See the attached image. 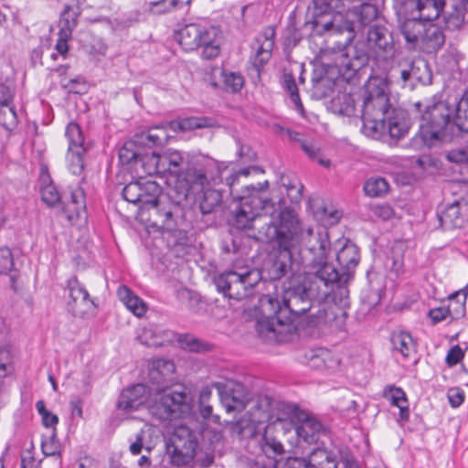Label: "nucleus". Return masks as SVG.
I'll return each instance as SVG.
<instances>
[{
    "label": "nucleus",
    "mask_w": 468,
    "mask_h": 468,
    "mask_svg": "<svg viewBox=\"0 0 468 468\" xmlns=\"http://www.w3.org/2000/svg\"><path fill=\"white\" fill-rule=\"evenodd\" d=\"M317 246L307 249L309 263L317 271L304 277H293L284 287L282 303L276 296L264 294L260 298L261 316L255 328L258 335L268 343H285L292 340L296 317L307 314L312 326L332 325L341 310L324 300L330 293L337 274L326 262L330 241L326 234L314 237Z\"/></svg>",
    "instance_id": "1"
},
{
    "label": "nucleus",
    "mask_w": 468,
    "mask_h": 468,
    "mask_svg": "<svg viewBox=\"0 0 468 468\" xmlns=\"http://www.w3.org/2000/svg\"><path fill=\"white\" fill-rule=\"evenodd\" d=\"M313 20L310 22L314 36H336L346 33L344 42L337 41L331 48L335 55L338 70L346 78L353 75L368 62L367 52L352 44L355 37L354 23L345 20L346 5L343 0H313Z\"/></svg>",
    "instance_id": "2"
},
{
    "label": "nucleus",
    "mask_w": 468,
    "mask_h": 468,
    "mask_svg": "<svg viewBox=\"0 0 468 468\" xmlns=\"http://www.w3.org/2000/svg\"><path fill=\"white\" fill-rule=\"evenodd\" d=\"M269 182L258 183L257 186H245L246 195L237 196L239 199L238 207L233 211L231 224L239 229H258L260 239L264 240L261 230L271 221L274 226H280L285 212L294 213L289 207L276 208L274 202L269 197L266 189Z\"/></svg>",
    "instance_id": "3"
},
{
    "label": "nucleus",
    "mask_w": 468,
    "mask_h": 468,
    "mask_svg": "<svg viewBox=\"0 0 468 468\" xmlns=\"http://www.w3.org/2000/svg\"><path fill=\"white\" fill-rule=\"evenodd\" d=\"M283 223L274 226L271 221L264 227V241L275 242L278 245L277 254L266 266L268 278L272 281L280 280L291 273L290 281L298 277L294 270L293 254L298 251L302 230L300 222L294 213L285 212L282 218Z\"/></svg>",
    "instance_id": "4"
},
{
    "label": "nucleus",
    "mask_w": 468,
    "mask_h": 468,
    "mask_svg": "<svg viewBox=\"0 0 468 468\" xmlns=\"http://www.w3.org/2000/svg\"><path fill=\"white\" fill-rule=\"evenodd\" d=\"M180 155L183 160L173 176L178 177V183L183 188L181 195L185 198L223 182L222 176L227 170L225 163L201 154L180 151Z\"/></svg>",
    "instance_id": "5"
},
{
    "label": "nucleus",
    "mask_w": 468,
    "mask_h": 468,
    "mask_svg": "<svg viewBox=\"0 0 468 468\" xmlns=\"http://www.w3.org/2000/svg\"><path fill=\"white\" fill-rule=\"evenodd\" d=\"M414 107L420 113V133L425 142H447L452 140L456 131H460V126L454 122L458 113L456 100L453 103L434 100L425 106L424 111L420 101Z\"/></svg>",
    "instance_id": "6"
},
{
    "label": "nucleus",
    "mask_w": 468,
    "mask_h": 468,
    "mask_svg": "<svg viewBox=\"0 0 468 468\" xmlns=\"http://www.w3.org/2000/svg\"><path fill=\"white\" fill-rule=\"evenodd\" d=\"M190 411L191 398L183 385L159 388L149 404L150 414L160 421L179 419Z\"/></svg>",
    "instance_id": "7"
},
{
    "label": "nucleus",
    "mask_w": 468,
    "mask_h": 468,
    "mask_svg": "<svg viewBox=\"0 0 468 468\" xmlns=\"http://www.w3.org/2000/svg\"><path fill=\"white\" fill-rule=\"evenodd\" d=\"M148 214L153 227L176 236L181 244L186 241L188 223L184 207L178 202L162 200L153 205Z\"/></svg>",
    "instance_id": "8"
},
{
    "label": "nucleus",
    "mask_w": 468,
    "mask_h": 468,
    "mask_svg": "<svg viewBox=\"0 0 468 468\" xmlns=\"http://www.w3.org/2000/svg\"><path fill=\"white\" fill-rule=\"evenodd\" d=\"M276 409L278 410L277 421L290 420L299 422L295 426V433L300 441L313 444L316 443L322 436L326 435L327 431L322 422L302 410L297 405L284 401L277 402Z\"/></svg>",
    "instance_id": "9"
},
{
    "label": "nucleus",
    "mask_w": 468,
    "mask_h": 468,
    "mask_svg": "<svg viewBox=\"0 0 468 468\" xmlns=\"http://www.w3.org/2000/svg\"><path fill=\"white\" fill-rule=\"evenodd\" d=\"M384 74L390 85L410 90H413L418 84H431L432 78L427 62L409 58L393 60L390 68Z\"/></svg>",
    "instance_id": "10"
},
{
    "label": "nucleus",
    "mask_w": 468,
    "mask_h": 468,
    "mask_svg": "<svg viewBox=\"0 0 468 468\" xmlns=\"http://www.w3.org/2000/svg\"><path fill=\"white\" fill-rule=\"evenodd\" d=\"M261 279V273L256 269L242 271H228L214 277L217 290L230 299L242 300L250 294L251 289Z\"/></svg>",
    "instance_id": "11"
},
{
    "label": "nucleus",
    "mask_w": 468,
    "mask_h": 468,
    "mask_svg": "<svg viewBox=\"0 0 468 468\" xmlns=\"http://www.w3.org/2000/svg\"><path fill=\"white\" fill-rule=\"evenodd\" d=\"M197 447V433L186 425H179L166 443V453L172 464L187 465L194 461Z\"/></svg>",
    "instance_id": "12"
},
{
    "label": "nucleus",
    "mask_w": 468,
    "mask_h": 468,
    "mask_svg": "<svg viewBox=\"0 0 468 468\" xmlns=\"http://www.w3.org/2000/svg\"><path fill=\"white\" fill-rule=\"evenodd\" d=\"M393 107L389 103V97L364 98L362 109L363 133L367 135H376L378 131L384 129L385 116Z\"/></svg>",
    "instance_id": "13"
},
{
    "label": "nucleus",
    "mask_w": 468,
    "mask_h": 468,
    "mask_svg": "<svg viewBox=\"0 0 468 468\" xmlns=\"http://www.w3.org/2000/svg\"><path fill=\"white\" fill-rule=\"evenodd\" d=\"M182 160L180 151L167 149L161 154H156L154 152L141 154L138 163H141L144 173L148 176L159 175L163 176L166 173L174 175Z\"/></svg>",
    "instance_id": "14"
},
{
    "label": "nucleus",
    "mask_w": 468,
    "mask_h": 468,
    "mask_svg": "<svg viewBox=\"0 0 468 468\" xmlns=\"http://www.w3.org/2000/svg\"><path fill=\"white\" fill-rule=\"evenodd\" d=\"M66 292L67 308L73 316L85 318L95 309V303L87 289L76 277L67 281Z\"/></svg>",
    "instance_id": "15"
},
{
    "label": "nucleus",
    "mask_w": 468,
    "mask_h": 468,
    "mask_svg": "<svg viewBox=\"0 0 468 468\" xmlns=\"http://www.w3.org/2000/svg\"><path fill=\"white\" fill-rule=\"evenodd\" d=\"M360 261L359 249L354 243L348 240L342 246L336 253V261L339 269H336L332 264H329L337 274L335 282L339 283H346L353 278L355 270Z\"/></svg>",
    "instance_id": "16"
},
{
    "label": "nucleus",
    "mask_w": 468,
    "mask_h": 468,
    "mask_svg": "<svg viewBox=\"0 0 468 468\" xmlns=\"http://www.w3.org/2000/svg\"><path fill=\"white\" fill-rule=\"evenodd\" d=\"M275 28L273 27H266L255 37L251 45L254 51L250 60L253 68L260 71L261 68L270 60L274 47Z\"/></svg>",
    "instance_id": "17"
},
{
    "label": "nucleus",
    "mask_w": 468,
    "mask_h": 468,
    "mask_svg": "<svg viewBox=\"0 0 468 468\" xmlns=\"http://www.w3.org/2000/svg\"><path fill=\"white\" fill-rule=\"evenodd\" d=\"M214 386L218 388L221 402L227 411H240L250 400L248 388L239 382L229 383L224 387L220 383H216Z\"/></svg>",
    "instance_id": "18"
},
{
    "label": "nucleus",
    "mask_w": 468,
    "mask_h": 468,
    "mask_svg": "<svg viewBox=\"0 0 468 468\" xmlns=\"http://www.w3.org/2000/svg\"><path fill=\"white\" fill-rule=\"evenodd\" d=\"M384 129L378 131L376 135H368L374 139H379L388 133L390 137L399 139L408 133L410 127L409 113L402 108H392L385 116Z\"/></svg>",
    "instance_id": "19"
},
{
    "label": "nucleus",
    "mask_w": 468,
    "mask_h": 468,
    "mask_svg": "<svg viewBox=\"0 0 468 468\" xmlns=\"http://www.w3.org/2000/svg\"><path fill=\"white\" fill-rule=\"evenodd\" d=\"M437 216L444 230L460 229L468 220V203L464 200H454L439 210Z\"/></svg>",
    "instance_id": "20"
},
{
    "label": "nucleus",
    "mask_w": 468,
    "mask_h": 468,
    "mask_svg": "<svg viewBox=\"0 0 468 468\" xmlns=\"http://www.w3.org/2000/svg\"><path fill=\"white\" fill-rule=\"evenodd\" d=\"M444 5V0H404L402 11L411 12L428 24L440 16Z\"/></svg>",
    "instance_id": "21"
},
{
    "label": "nucleus",
    "mask_w": 468,
    "mask_h": 468,
    "mask_svg": "<svg viewBox=\"0 0 468 468\" xmlns=\"http://www.w3.org/2000/svg\"><path fill=\"white\" fill-rule=\"evenodd\" d=\"M405 16L398 21V29L404 37L409 48H416L427 23L411 12H404Z\"/></svg>",
    "instance_id": "22"
},
{
    "label": "nucleus",
    "mask_w": 468,
    "mask_h": 468,
    "mask_svg": "<svg viewBox=\"0 0 468 468\" xmlns=\"http://www.w3.org/2000/svg\"><path fill=\"white\" fill-rule=\"evenodd\" d=\"M220 31L218 27L212 26H202L200 34V46L202 48L201 58L211 60L216 58L220 53Z\"/></svg>",
    "instance_id": "23"
},
{
    "label": "nucleus",
    "mask_w": 468,
    "mask_h": 468,
    "mask_svg": "<svg viewBox=\"0 0 468 468\" xmlns=\"http://www.w3.org/2000/svg\"><path fill=\"white\" fill-rule=\"evenodd\" d=\"M176 366L168 359L156 358L151 363L148 378L149 380L156 385V390L164 387H169L167 384L172 380V376L175 373Z\"/></svg>",
    "instance_id": "24"
},
{
    "label": "nucleus",
    "mask_w": 468,
    "mask_h": 468,
    "mask_svg": "<svg viewBox=\"0 0 468 468\" xmlns=\"http://www.w3.org/2000/svg\"><path fill=\"white\" fill-rule=\"evenodd\" d=\"M145 386L143 384L133 385L124 389L117 401V408L124 412L137 410L144 402V395Z\"/></svg>",
    "instance_id": "25"
},
{
    "label": "nucleus",
    "mask_w": 468,
    "mask_h": 468,
    "mask_svg": "<svg viewBox=\"0 0 468 468\" xmlns=\"http://www.w3.org/2000/svg\"><path fill=\"white\" fill-rule=\"evenodd\" d=\"M421 35L418 47L427 53L439 50L445 42V36L441 27L428 23Z\"/></svg>",
    "instance_id": "26"
},
{
    "label": "nucleus",
    "mask_w": 468,
    "mask_h": 468,
    "mask_svg": "<svg viewBox=\"0 0 468 468\" xmlns=\"http://www.w3.org/2000/svg\"><path fill=\"white\" fill-rule=\"evenodd\" d=\"M59 205L61 209L69 220H73L80 217L81 212L85 210L84 195L80 188L65 194Z\"/></svg>",
    "instance_id": "27"
},
{
    "label": "nucleus",
    "mask_w": 468,
    "mask_h": 468,
    "mask_svg": "<svg viewBox=\"0 0 468 468\" xmlns=\"http://www.w3.org/2000/svg\"><path fill=\"white\" fill-rule=\"evenodd\" d=\"M378 16V9L376 5L364 3L358 6H354L352 9L346 11L345 20H349L354 23V28L356 27V22L361 26H367L374 21Z\"/></svg>",
    "instance_id": "28"
},
{
    "label": "nucleus",
    "mask_w": 468,
    "mask_h": 468,
    "mask_svg": "<svg viewBox=\"0 0 468 468\" xmlns=\"http://www.w3.org/2000/svg\"><path fill=\"white\" fill-rule=\"evenodd\" d=\"M383 398L392 406L399 409V418L406 421L410 417V410L406 393L401 388L389 385L383 389Z\"/></svg>",
    "instance_id": "29"
},
{
    "label": "nucleus",
    "mask_w": 468,
    "mask_h": 468,
    "mask_svg": "<svg viewBox=\"0 0 468 468\" xmlns=\"http://www.w3.org/2000/svg\"><path fill=\"white\" fill-rule=\"evenodd\" d=\"M80 15L81 8L78 1L73 0L71 3L66 4L58 21V30L63 31L65 36L67 33H72L78 26Z\"/></svg>",
    "instance_id": "30"
},
{
    "label": "nucleus",
    "mask_w": 468,
    "mask_h": 468,
    "mask_svg": "<svg viewBox=\"0 0 468 468\" xmlns=\"http://www.w3.org/2000/svg\"><path fill=\"white\" fill-rule=\"evenodd\" d=\"M201 25L188 24L178 30L176 39L179 45L186 51L198 48L200 46Z\"/></svg>",
    "instance_id": "31"
},
{
    "label": "nucleus",
    "mask_w": 468,
    "mask_h": 468,
    "mask_svg": "<svg viewBox=\"0 0 468 468\" xmlns=\"http://www.w3.org/2000/svg\"><path fill=\"white\" fill-rule=\"evenodd\" d=\"M389 87L384 73L371 74L364 86V98L389 97Z\"/></svg>",
    "instance_id": "32"
},
{
    "label": "nucleus",
    "mask_w": 468,
    "mask_h": 468,
    "mask_svg": "<svg viewBox=\"0 0 468 468\" xmlns=\"http://www.w3.org/2000/svg\"><path fill=\"white\" fill-rule=\"evenodd\" d=\"M304 468H336V457L324 448H314L305 461Z\"/></svg>",
    "instance_id": "33"
},
{
    "label": "nucleus",
    "mask_w": 468,
    "mask_h": 468,
    "mask_svg": "<svg viewBox=\"0 0 468 468\" xmlns=\"http://www.w3.org/2000/svg\"><path fill=\"white\" fill-rule=\"evenodd\" d=\"M117 295L121 302L136 316H143L147 310L145 303L135 295L133 291L125 286L122 285L118 288Z\"/></svg>",
    "instance_id": "34"
},
{
    "label": "nucleus",
    "mask_w": 468,
    "mask_h": 468,
    "mask_svg": "<svg viewBox=\"0 0 468 468\" xmlns=\"http://www.w3.org/2000/svg\"><path fill=\"white\" fill-rule=\"evenodd\" d=\"M368 45L373 48L386 51L392 48L391 35L384 26L375 25L367 32Z\"/></svg>",
    "instance_id": "35"
},
{
    "label": "nucleus",
    "mask_w": 468,
    "mask_h": 468,
    "mask_svg": "<svg viewBox=\"0 0 468 468\" xmlns=\"http://www.w3.org/2000/svg\"><path fill=\"white\" fill-rule=\"evenodd\" d=\"M142 197H140L142 208L149 211L153 205L159 204L162 201L159 198L162 188L156 182L142 179Z\"/></svg>",
    "instance_id": "36"
},
{
    "label": "nucleus",
    "mask_w": 468,
    "mask_h": 468,
    "mask_svg": "<svg viewBox=\"0 0 468 468\" xmlns=\"http://www.w3.org/2000/svg\"><path fill=\"white\" fill-rule=\"evenodd\" d=\"M214 186H209L199 192V194H202L199 200V208L204 215L214 212L221 205V190L215 189Z\"/></svg>",
    "instance_id": "37"
},
{
    "label": "nucleus",
    "mask_w": 468,
    "mask_h": 468,
    "mask_svg": "<svg viewBox=\"0 0 468 468\" xmlns=\"http://www.w3.org/2000/svg\"><path fill=\"white\" fill-rule=\"evenodd\" d=\"M273 401L269 397L259 399L250 410V421L260 424L271 420V410Z\"/></svg>",
    "instance_id": "38"
},
{
    "label": "nucleus",
    "mask_w": 468,
    "mask_h": 468,
    "mask_svg": "<svg viewBox=\"0 0 468 468\" xmlns=\"http://www.w3.org/2000/svg\"><path fill=\"white\" fill-rule=\"evenodd\" d=\"M468 296V285L452 292L449 296V304L446 307L452 319H459L465 314V303Z\"/></svg>",
    "instance_id": "39"
},
{
    "label": "nucleus",
    "mask_w": 468,
    "mask_h": 468,
    "mask_svg": "<svg viewBox=\"0 0 468 468\" xmlns=\"http://www.w3.org/2000/svg\"><path fill=\"white\" fill-rule=\"evenodd\" d=\"M393 350L409 357L415 352V343L410 334L405 331L394 332L391 335Z\"/></svg>",
    "instance_id": "40"
},
{
    "label": "nucleus",
    "mask_w": 468,
    "mask_h": 468,
    "mask_svg": "<svg viewBox=\"0 0 468 468\" xmlns=\"http://www.w3.org/2000/svg\"><path fill=\"white\" fill-rule=\"evenodd\" d=\"M191 0H158L149 3V11L154 15H164L184 9Z\"/></svg>",
    "instance_id": "41"
},
{
    "label": "nucleus",
    "mask_w": 468,
    "mask_h": 468,
    "mask_svg": "<svg viewBox=\"0 0 468 468\" xmlns=\"http://www.w3.org/2000/svg\"><path fill=\"white\" fill-rule=\"evenodd\" d=\"M389 185L388 181L381 176H373L368 178L364 184V192L371 197H381L388 193Z\"/></svg>",
    "instance_id": "42"
},
{
    "label": "nucleus",
    "mask_w": 468,
    "mask_h": 468,
    "mask_svg": "<svg viewBox=\"0 0 468 468\" xmlns=\"http://www.w3.org/2000/svg\"><path fill=\"white\" fill-rule=\"evenodd\" d=\"M282 87L285 89L291 97L292 101L295 106V110L302 115L304 116V108L301 101L298 88L295 82V79L292 73H284L282 76Z\"/></svg>",
    "instance_id": "43"
},
{
    "label": "nucleus",
    "mask_w": 468,
    "mask_h": 468,
    "mask_svg": "<svg viewBox=\"0 0 468 468\" xmlns=\"http://www.w3.org/2000/svg\"><path fill=\"white\" fill-rule=\"evenodd\" d=\"M261 448L267 457L273 459L284 452L283 445L275 437L270 435L269 429L265 431L262 436Z\"/></svg>",
    "instance_id": "44"
},
{
    "label": "nucleus",
    "mask_w": 468,
    "mask_h": 468,
    "mask_svg": "<svg viewBox=\"0 0 468 468\" xmlns=\"http://www.w3.org/2000/svg\"><path fill=\"white\" fill-rule=\"evenodd\" d=\"M65 135L69 142L68 150L86 149L84 147V136L78 123L69 122L66 128Z\"/></svg>",
    "instance_id": "45"
},
{
    "label": "nucleus",
    "mask_w": 468,
    "mask_h": 468,
    "mask_svg": "<svg viewBox=\"0 0 468 468\" xmlns=\"http://www.w3.org/2000/svg\"><path fill=\"white\" fill-rule=\"evenodd\" d=\"M140 155V147L133 141L124 143L119 150V160L122 165H128L132 162L137 164Z\"/></svg>",
    "instance_id": "46"
},
{
    "label": "nucleus",
    "mask_w": 468,
    "mask_h": 468,
    "mask_svg": "<svg viewBox=\"0 0 468 468\" xmlns=\"http://www.w3.org/2000/svg\"><path fill=\"white\" fill-rule=\"evenodd\" d=\"M223 88L229 92H238L243 87L244 80L241 74L226 70L220 71Z\"/></svg>",
    "instance_id": "47"
},
{
    "label": "nucleus",
    "mask_w": 468,
    "mask_h": 468,
    "mask_svg": "<svg viewBox=\"0 0 468 468\" xmlns=\"http://www.w3.org/2000/svg\"><path fill=\"white\" fill-rule=\"evenodd\" d=\"M86 149L81 150H68L67 163L68 168L73 175H80L84 168L83 155Z\"/></svg>",
    "instance_id": "48"
},
{
    "label": "nucleus",
    "mask_w": 468,
    "mask_h": 468,
    "mask_svg": "<svg viewBox=\"0 0 468 468\" xmlns=\"http://www.w3.org/2000/svg\"><path fill=\"white\" fill-rule=\"evenodd\" d=\"M40 195L42 201L49 207L59 204L62 198H65V194L61 196L53 183L42 186Z\"/></svg>",
    "instance_id": "49"
},
{
    "label": "nucleus",
    "mask_w": 468,
    "mask_h": 468,
    "mask_svg": "<svg viewBox=\"0 0 468 468\" xmlns=\"http://www.w3.org/2000/svg\"><path fill=\"white\" fill-rule=\"evenodd\" d=\"M17 115L11 104L0 106V124L6 130L12 131L17 125Z\"/></svg>",
    "instance_id": "50"
},
{
    "label": "nucleus",
    "mask_w": 468,
    "mask_h": 468,
    "mask_svg": "<svg viewBox=\"0 0 468 468\" xmlns=\"http://www.w3.org/2000/svg\"><path fill=\"white\" fill-rule=\"evenodd\" d=\"M142 179L133 181L127 184L122 191V197L133 204H140V197H142Z\"/></svg>",
    "instance_id": "51"
},
{
    "label": "nucleus",
    "mask_w": 468,
    "mask_h": 468,
    "mask_svg": "<svg viewBox=\"0 0 468 468\" xmlns=\"http://www.w3.org/2000/svg\"><path fill=\"white\" fill-rule=\"evenodd\" d=\"M178 342L183 349L190 352L198 353L207 349V344L202 343L192 335H182L179 337Z\"/></svg>",
    "instance_id": "52"
},
{
    "label": "nucleus",
    "mask_w": 468,
    "mask_h": 468,
    "mask_svg": "<svg viewBox=\"0 0 468 468\" xmlns=\"http://www.w3.org/2000/svg\"><path fill=\"white\" fill-rule=\"evenodd\" d=\"M14 267V259L10 249L0 248V275L6 274Z\"/></svg>",
    "instance_id": "53"
},
{
    "label": "nucleus",
    "mask_w": 468,
    "mask_h": 468,
    "mask_svg": "<svg viewBox=\"0 0 468 468\" xmlns=\"http://www.w3.org/2000/svg\"><path fill=\"white\" fill-rule=\"evenodd\" d=\"M167 134L165 130L154 128L148 132L145 137V143L153 145H161L166 142Z\"/></svg>",
    "instance_id": "54"
},
{
    "label": "nucleus",
    "mask_w": 468,
    "mask_h": 468,
    "mask_svg": "<svg viewBox=\"0 0 468 468\" xmlns=\"http://www.w3.org/2000/svg\"><path fill=\"white\" fill-rule=\"evenodd\" d=\"M463 356L464 352L458 345H456L451 347L448 351L445 362L449 367H453L457 365L463 358Z\"/></svg>",
    "instance_id": "55"
},
{
    "label": "nucleus",
    "mask_w": 468,
    "mask_h": 468,
    "mask_svg": "<svg viewBox=\"0 0 468 468\" xmlns=\"http://www.w3.org/2000/svg\"><path fill=\"white\" fill-rule=\"evenodd\" d=\"M58 36L55 48L59 55L65 58L69 51L68 41L71 39L72 33H67V36H65L63 31L58 30Z\"/></svg>",
    "instance_id": "56"
},
{
    "label": "nucleus",
    "mask_w": 468,
    "mask_h": 468,
    "mask_svg": "<svg viewBox=\"0 0 468 468\" xmlns=\"http://www.w3.org/2000/svg\"><path fill=\"white\" fill-rule=\"evenodd\" d=\"M447 397L452 407L461 406L464 400V392L460 388H452L448 390Z\"/></svg>",
    "instance_id": "57"
},
{
    "label": "nucleus",
    "mask_w": 468,
    "mask_h": 468,
    "mask_svg": "<svg viewBox=\"0 0 468 468\" xmlns=\"http://www.w3.org/2000/svg\"><path fill=\"white\" fill-rule=\"evenodd\" d=\"M372 212L374 216L383 220L389 219L394 214L393 208L388 204L376 205L372 207Z\"/></svg>",
    "instance_id": "58"
},
{
    "label": "nucleus",
    "mask_w": 468,
    "mask_h": 468,
    "mask_svg": "<svg viewBox=\"0 0 468 468\" xmlns=\"http://www.w3.org/2000/svg\"><path fill=\"white\" fill-rule=\"evenodd\" d=\"M195 458V464L201 468H207L214 462V455L211 452H202L196 451Z\"/></svg>",
    "instance_id": "59"
},
{
    "label": "nucleus",
    "mask_w": 468,
    "mask_h": 468,
    "mask_svg": "<svg viewBox=\"0 0 468 468\" xmlns=\"http://www.w3.org/2000/svg\"><path fill=\"white\" fill-rule=\"evenodd\" d=\"M11 354L6 348H0V377L7 374V367L11 365Z\"/></svg>",
    "instance_id": "60"
},
{
    "label": "nucleus",
    "mask_w": 468,
    "mask_h": 468,
    "mask_svg": "<svg viewBox=\"0 0 468 468\" xmlns=\"http://www.w3.org/2000/svg\"><path fill=\"white\" fill-rule=\"evenodd\" d=\"M450 311L446 307H437L429 311V317L434 324L440 323L450 317Z\"/></svg>",
    "instance_id": "61"
},
{
    "label": "nucleus",
    "mask_w": 468,
    "mask_h": 468,
    "mask_svg": "<svg viewBox=\"0 0 468 468\" xmlns=\"http://www.w3.org/2000/svg\"><path fill=\"white\" fill-rule=\"evenodd\" d=\"M144 434L145 432L142 430L140 432L136 434L135 441H133L130 445V452L133 455H137L142 452V449L144 447Z\"/></svg>",
    "instance_id": "62"
},
{
    "label": "nucleus",
    "mask_w": 468,
    "mask_h": 468,
    "mask_svg": "<svg viewBox=\"0 0 468 468\" xmlns=\"http://www.w3.org/2000/svg\"><path fill=\"white\" fill-rule=\"evenodd\" d=\"M12 100V90L5 84H0V106L11 104Z\"/></svg>",
    "instance_id": "63"
},
{
    "label": "nucleus",
    "mask_w": 468,
    "mask_h": 468,
    "mask_svg": "<svg viewBox=\"0 0 468 468\" xmlns=\"http://www.w3.org/2000/svg\"><path fill=\"white\" fill-rule=\"evenodd\" d=\"M449 160L452 162H463L468 160V145L461 150L452 151L448 155Z\"/></svg>",
    "instance_id": "64"
}]
</instances>
